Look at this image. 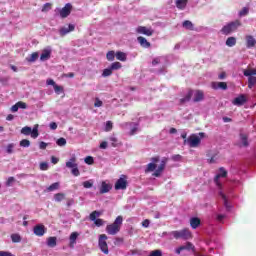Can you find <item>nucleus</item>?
I'll list each match as a JSON object with an SVG mask.
<instances>
[{
  "label": "nucleus",
  "mask_w": 256,
  "mask_h": 256,
  "mask_svg": "<svg viewBox=\"0 0 256 256\" xmlns=\"http://www.w3.org/2000/svg\"><path fill=\"white\" fill-rule=\"evenodd\" d=\"M57 189H59V182H55L53 184H51L48 188L47 191H57Z\"/></svg>",
  "instance_id": "c03bdc74"
},
{
  "label": "nucleus",
  "mask_w": 256,
  "mask_h": 256,
  "mask_svg": "<svg viewBox=\"0 0 256 256\" xmlns=\"http://www.w3.org/2000/svg\"><path fill=\"white\" fill-rule=\"evenodd\" d=\"M187 3H189V0H176V7L183 11L187 7Z\"/></svg>",
  "instance_id": "bb28decb"
},
{
  "label": "nucleus",
  "mask_w": 256,
  "mask_h": 256,
  "mask_svg": "<svg viewBox=\"0 0 256 256\" xmlns=\"http://www.w3.org/2000/svg\"><path fill=\"white\" fill-rule=\"evenodd\" d=\"M116 59L118 61L125 62V61H127V54L125 52H122V51H117L116 52Z\"/></svg>",
  "instance_id": "c756f323"
},
{
  "label": "nucleus",
  "mask_w": 256,
  "mask_h": 256,
  "mask_svg": "<svg viewBox=\"0 0 256 256\" xmlns=\"http://www.w3.org/2000/svg\"><path fill=\"white\" fill-rule=\"evenodd\" d=\"M136 33H138L139 35H146V37H151L153 33H155V31L151 27L147 28L145 26H138L136 28Z\"/></svg>",
  "instance_id": "9d476101"
},
{
  "label": "nucleus",
  "mask_w": 256,
  "mask_h": 256,
  "mask_svg": "<svg viewBox=\"0 0 256 256\" xmlns=\"http://www.w3.org/2000/svg\"><path fill=\"white\" fill-rule=\"evenodd\" d=\"M219 171H220V173L217 174L214 178V183L217 185V187H219V189H221L223 187V184H221L219 179H221V177H223V178L227 177V170L223 167H220Z\"/></svg>",
  "instance_id": "9b49d317"
},
{
  "label": "nucleus",
  "mask_w": 256,
  "mask_h": 256,
  "mask_svg": "<svg viewBox=\"0 0 256 256\" xmlns=\"http://www.w3.org/2000/svg\"><path fill=\"white\" fill-rule=\"evenodd\" d=\"M123 66L121 65L120 62H114L110 65V69H112V71H117L119 69H121Z\"/></svg>",
  "instance_id": "4c0bfd02"
},
{
  "label": "nucleus",
  "mask_w": 256,
  "mask_h": 256,
  "mask_svg": "<svg viewBox=\"0 0 256 256\" xmlns=\"http://www.w3.org/2000/svg\"><path fill=\"white\" fill-rule=\"evenodd\" d=\"M109 141L112 147H119V140L115 136L110 137Z\"/></svg>",
  "instance_id": "ea45409f"
},
{
  "label": "nucleus",
  "mask_w": 256,
  "mask_h": 256,
  "mask_svg": "<svg viewBox=\"0 0 256 256\" xmlns=\"http://www.w3.org/2000/svg\"><path fill=\"white\" fill-rule=\"evenodd\" d=\"M149 256H163V252L161 250H154L150 252Z\"/></svg>",
  "instance_id": "3c124183"
},
{
  "label": "nucleus",
  "mask_w": 256,
  "mask_h": 256,
  "mask_svg": "<svg viewBox=\"0 0 256 256\" xmlns=\"http://www.w3.org/2000/svg\"><path fill=\"white\" fill-rule=\"evenodd\" d=\"M107 236L105 234H101L99 236L98 245L100 247V250L105 255H109V246L107 245Z\"/></svg>",
  "instance_id": "6e6552de"
},
{
  "label": "nucleus",
  "mask_w": 256,
  "mask_h": 256,
  "mask_svg": "<svg viewBox=\"0 0 256 256\" xmlns=\"http://www.w3.org/2000/svg\"><path fill=\"white\" fill-rule=\"evenodd\" d=\"M212 89H222V91H227V83L226 82H212Z\"/></svg>",
  "instance_id": "a211bd4d"
},
{
  "label": "nucleus",
  "mask_w": 256,
  "mask_h": 256,
  "mask_svg": "<svg viewBox=\"0 0 256 256\" xmlns=\"http://www.w3.org/2000/svg\"><path fill=\"white\" fill-rule=\"evenodd\" d=\"M123 225V216H117L112 224L106 226V233L108 235H117L121 231V226Z\"/></svg>",
  "instance_id": "f257e3e1"
},
{
  "label": "nucleus",
  "mask_w": 256,
  "mask_h": 256,
  "mask_svg": "<svg viewBox=\"0 0 256 256\" xmlns=\"http://www.w3.org/2000/svg\"><path fill=\"white\" fill-rule=\"evenodd\" d=\"M15 183V177L11 176L8 178L6 185L7 187H11V185H13Z\"/></svg>",
  "instance_id": "864d4df0"
},
{
  "label": "nucleus",
  "mask_w": 256,
  "mask_h": 256,
  "mask_svg": "<svg viewBox=\"0 0 256 256\" xmlns=\"http://www.w3.org/2000/svg\"><path fill=\"white\" fill-rule=\"evenodd\" d=\"M51 7H52L51 3L44 4L42 7V13H47V11H51Z\"/></svg>",
  "instance_id": "de8ad7c7"
},
{
  "label": "nucleus",
  "mask_w": 256,
  "mask_h": 256,
  "mask_svg": "<svg viewBox=\"0 0 256 256\" xmlns=\"http://www.w3.org/2000/svg\"><path fill=\"white\" fill-rule=\"evenodd\" d=\"M37 59H39V53L33 52L29 58H26V61H28V63H35Z\"/></svg>",
  "instance_id": "473e14b6"
},
{
  "label": "nucleus",
  "mask_w": 256,
  "mask_h": 256,
  "mask_svg": "<svg viewBox=\"0 0 256 256\" xmlns=\"http://www.w3.org/2000/svg\"><path fill=\"white\" fill-rule=\"evenodd\" d=\"M113 129V122L107 121L106 122V131H111Z\"/></svg>",
  "instance_id": "052dcab7"
},
{
  "label": "nucleus",
  "mask_w": 256,
  "mask_h": 256,
  "mask_svg": "<svg viewBox=\"0 0 256 256\" xmlns=\"http://www.w3.org/2000/svg\"><path fill=\"white\" fill-rule=\"evenodd\" d=\"M160 157L156 156V157H152L151 161L152 163H149L145 169V173H151L153 171H155V169H157V164L159 163Z\"/></svg>",
  "instance_id": "4468645a"
},
{
  "label": "nucleus",
  "mask_w": 256,
  "mask_h": 256,
  "mask_svg": "<svg viewBox=\"0 0 256 256\" xmlns=\"http://www.w3.org/2000/svg\"><path fill=\"white\" fill-rule=\"evenodd\" d=\"M0 256H15V255L9 251H0Z\"/></svg>",
  "instance_id": "680f3d73"
},
{
  "label": "nucleus",
  "mask_w": 256,
  "mask_h": 256,
  "mask_svg": "<svg viewBox=\"0 0 256 256\" xmlns=\"http://www.w3.org/2000/svg\"><path fill=\"white\" fill-rule=\"evenodd\" d=\"M239 27H241V21L235 20L223 26L221 33H223V35H231V33L235 32V30L239 29Z\"/></svg>",
  "instance_id": "7ed1b4c3"
},
{
  "label": "nucleus",
  "mask_w": 256,
  "mask_h": 256,
  "mask_svg": "<svg viewBox=\"0 0 256 256\" xmlns=\"http://www.w3.org/2000/svg\"><path fill=\"white\" fill-rule=\"evenodd\" d=\"M49 59H51V51L43 50L42 54L40 55V61H47Z\"/></svg>",
  "instance_id": "c85d7f7f"
},
{
  "label": "nucleus",
  "mask_w": 256,
  "mask_h": 256,
  "mask_svg": "<svg viewBox=\"0 0 256 256\" xmlns=\"http://www.w3.org/2000/svg\"><path fill=\"white\" fill-rule=\"evenodd\" d=\"M71 11H73V5L71 3H67L61 10H60V17L62 19H66L71 15Z\"/></svg>",
  "instance_id": "ddd939ff"
},
{
  "label": "nucleus",
  "mask_w": 256,
  "mask_h": 256,
  "mask_svg": "<svg viewBox=\"0 0 256 256\" xmlns=\"http://www.w3.org/2000/svg\"><path fill=\"white\" fill-rule=\"evenodd\" d=\"M205 99V94L201 90H197L194 94V103H199L200 101H203Z\"/></svg>",
  "instance_id": "412c9836"
},
{
  "label": "nucleus",
  "mask_w": 256,
  "mask_h": 256,
  "mask_svg": "<svg viewBox=\"0 0 256 256\" xmlns=\"http://www.w3.org/2000/svg\"><path fill=\"white\" fill-rule=\"evenodd\" d=\"M77 237H79V233L72 232L70 235V247L73 249L75 247V243H77Z\"/></svg>",
  "instance_id": "a878e982"
},
{
  "label": "nucleus",
  "mask_w": 256,
  "mask_h": 256,
  "mask_svg": "<svg viewBox=\"0 0 256 256\" xmlns=\"http://www.w3.org/2000/svg\"><path fill=\"white\" fill-rule=\"evenodd\" d=\"M83 187H84L85 189H91V187H93V182H91V181H85V182H83Z\"/></svg>",
  "instance_id": "6e6d98bb"
},
{
  "label": "nucleus",
  "mask_w": 256,
  "mask_h": 256,
  "mask_svg": "<svg viewBox=\"0 0 256 256\" xmlns=\"http://www.w3.org/2000/svg\"><path fill=\"white\" fill-rule=\"evenodd\" d=\"M243 75L248 77V88L253 89L256 85V69H245Z\"/></svg>",
  "instance_id": "20e7f679"
},
{
  "label": "nucleus",
  "mask_w": 256,
  "mask_h": 256,
  "mask_svg": "<svg viewBox=\"0 0 256 256\" xmlns=\"http://www.w3.org/2000/svg\"><path fill=\"white\" fill-rule=\"evenodd\" d=\"M150 221L149 219H145L143 222H142V227H145L147 229V227H149L150 225Z\"/></svg>",
  "instance_id": "69168bd1"
},
{
  "label": "nucleus",
  "mask_w": 256,
  "mask_h": 256,
  "mask_svg": "<svg viewBox=\"0 0 256 256\" xmlns=\"http://www.w3.org/2000/svg\"><path fill=\"white\" fill-rule=\"evenodd\" d=\"M247 101V97H245L244 94L239 95L238 97H236L232 103L233 105H236L237 107H241L243 105H245V102Z\"/></svg>",
  "instance_id": "f3484780"
},
{
  "label": "nucleus",
  "mask_w": 256,
  "mask_h": 256,
  "mask_svg": "<svg viewBox=\"0 0 256 256\" xmlns=\"http://www.w3.org/2000/svg\"><path fill=\"white\" fill-rule=\"evenodd\" d=\"M114 188L116 191H125L127 189V176L122 175L115 183Z\"/></svg>",
  "instance_id": "1a4fd4ad"
},
{
  "label": "nucleus",
  "mask_w": 256,
  "mask_h": 256,
  "mask_svg": "<svg viewBox=\"0 0 256 256\" xmlns=\"http://www.w3.org/2000/svg\"><path fill=\"white\" fill-rule=\"evenodd\" d=\"M198 135L191 134L186 140H184V145H189V147L192 148L199 147V145H201V139H204L205 137V132H200Z\"/></svg>",
  "instance_id": "f03ea898"
},
{
  "label": "nucleus",
  "mask_w": 256,
  "mask_h": 256,
  "mask_svg": "<svg viewBox=\"0 0 256 256\" xmlns=\"http://www.w3.org/2000/svg\"><path fill=\"white\" fill-rule=\"evenodd\" d=\"M172 235L174 239H184L185 241L193 237V235L191 234V231L187 228H184L180 231H173Z\"/></svg>",
  "instance_id": "423d86ee"
},
{
  "label": "nucleus",
  "mask_w": 256,
  "mask_h": 256,
  "mask_svg": "<svg viewBox=\"0 0 256 256\" xmlns=\"http://www.w3.org/2000/svg\"><path fill=\"white\" fill-rule=\"evenodd\" d=\"M15 148V144H8L7 148H6V152L11 155V153H13V149Z\"/></svg>",
  "instance_id": "603ef678"
},
{
  "label": "nucleus",
  "mask_w": 256,
  "mask_h": 256,
  "mask_svg": "<svg viewBox=\"0 0 256 256\" xmlns=\"http://www.w3.org/2000/svg\"><path fill=\"white\" fill-rule=\"evenodd\" d=\"M46 85H52V87H55V85H57V84L55 83V80H53V79H48V80L46 81Z\"/></svg>",
  "instance_id": "338daca9"
},
{
  "label": "nucleus",
  "mask_w": 256,
  "mask_h": 256,
  "mask_svg": "<svg viewBox=\"0 0 256 256\" xmlns=\"http://www.w3.org/2000/svg\"><path fill=\"white\" fill-rule=\"evenodd\" d=\"M12 243H21V235L12 234L11 235Z\"/></svg>",
  "instance_id": "a19ab883"
},
{
  "label": "nucleus",
  "mask_w": 256,
  "mask_h": 256,
  "mask_svg": "<svg viewBox=\"0 0 256 256\" xmlns=\"http://www.w3.org/2000/svg\"><path fill=\"white\" fill-rule=\"evenodd\" d=\"M71 31H75V25L73 24H69L68 25V28H61L60 29V35L61 37H65V35H67L68 33H71Z\"/></svg>",
  "instance_id": "aec40b11"
},
{
  "label": "nucleus",
  "mask_w": 256,
  "mask_h": 256,
  "mask_svg": "<svg viewBox=\"0 0 256 256\" xmlns=\"http://www.w3.org/2000/svg\"><path fill=\"white\" fill-rule=\"evenodd\" d=\"M16 104L18 105V109H25L27 107V103L23 101H19Z\"/></svg>",
  "instance_id": "13d9d810"
},
{
  "label": "nucleus",
  "mask_w": 256,
  "mask_h": 256,
  "mask_svg": "<svg viewBox=\"0 0 256 256\" xmlns=\"http://www.w3.org/2000/svg\"><path fill=\"white\" fill-rule=\"evenodd\" d=\"M248 139H249V136H247V134L240 133V141L243 147H249Z\"/></svg>",
  "instance_id": "cd10ccee"
},
{
  "label": "nucleus",
  "mask_w": 256,
  "mask_h": 256,
  "mask_svg": "<svg viewBox=\"0 0 256 256\" xmlns=\"http://www.w3.org/2000/svg\"><path fill=\"white\" fill-rule=\"evenodd\" d=\"M115 57H116V53L113 50L108 51L106 54L107 61H115Z\"/></svg>",
  "instance_id": "c9c22d12"
},
{
  "label": "nucleus",
  "mask_w": 256,
  "mask_h": 256,
  "mask_svg": "<svg viewBox=\"0 0 256 256\" xmlns=\"http://www.w3.org/2000/svg\"><path fill=\"white\" fill-rule=\"evenodd\" d=\"M66 167L72 169L71 173L74 177H79L81 172H79V165L77 164V157L72 156L68 162H66Z\"/></svg>",
  "instance_id": "39448f33"
},
{
  "label": "nucleus",
  "mask_w": 256,
  "mask_h": 256,
  "mask_svg": "<svg viewBox=\"0 0 256 256\" xmlns=\"http://www.w3.org/2000/svg\"><path fill=\"white\" fill-rule=\"evenodd\" d=\"M182 27H184V29H187L188 31H195V25H193V22H191L190 20H185L182 23Z\"/></svg>",
  "instance_id": "5701e85b"
},
{
  "label": "nucleus",
  "mask_w": 256,
  "mask_h": 256,
  "mask_svg": "<svg viewBox=\"0 0 256 256\" xmlns=\"http://www.w3.org/2000/svg\"><path fill=\"white\" fill-rule=\"evenodd\" d=\"M191 97H193V90H189L187 95L180 99V105H185V103H188V101H191Z\"/></svg>",
  "instance_id": "b1692460"
},
{
  "label": "nucleus",
  "mask_w": 256,
  "mask_h": 256,
  "mask_svg": "<svg viewBox=\"0 0 256 256\" xmlns=\"http://www.w3.org/2000/svg\"><path fill=\"white\" fill-rule=\"evenodd\" d=\"M184 251H193L195 253V246L191 242H187L186 245H182Z\"/></svg>",
  "instance_id": "72a5a7b5"
},
{
  "label": "nucleus",
  "mask_w": 256,
  "mask_h": 256,
  "mask_svg": "<svg viewBox=\"0 0 256 256\" xmlns=\"http://www.w3.org/2000/svg\"><path fill=\"white\" fill-rule=\"evenodd\" d=\"M31 146V141L28 139H23L20 141V147H30Z\"/></svg>",
  "instance_id": "a18cd8bd"
},
{
  "label": "nucleus",
  "mask_w": 256,
  "mask_h": 256,
  "mask_svg": "<svg viewBox=\"0 0 256 256\" xmlns=\"http://www.w3.org/2000/svg\"><path fill=\"white\" fill-rule=\"evenodd\" d=\"M220 197H222L224 201V207L229 211L231 209V206H229V201L227 200V196L223 192H219Z\"/></svg>",
  "instance_id": "f704fd0d"
},
{
  "label": "nucleus",
  "mask_w": 256,
  "mask_h": 256,
  "mask_svg": "<svg viewBox=\"0 0 256 256\" xmlns=\"http://www.w3.org/2000/svg\"><path fill=\"white\" fill-rule=\"evenodd\" d=\"M111 189H113V186H111V184L107 183L106 181H102L99 189L100 195H105V193H109Z\"/></svg>",
  "instance_id": "dca6fc26"
},
{
  "label": "nucleus",
  "mask_w": 256,
  "mask_h": 256,
  "mask_svg": "<svg viewBox=\"0 0 256 256\" xmlns=\"http://www.w3.org/2000/svg\"><path fill=\"white\" fill-rule=\"evenodd\" d=\"M22 135H31L32 139L39 137V125H35L33 129L29 126H25L21 129Z\"/></svg>",
  "instance_id": "0eeeda50"
},
{
  "label": "nucleus",
  "mask_w": 256,
  "mask_h": 256,
  "mask_svg": "<svg viewBox=\"0 0 256 256\" xmlns=\"http://www.w3.org/2000/svg\"><path fill=\"white\" fill-rule=\"evenodd\" d=\"M47 145L48 144L46 142L42 141L39 143V149L45 150L47 149Z\"/></svg>",
  "instance_id": "e2e57ef3"
},
{
  "label": "nucleus",
  "mask_w": 256,
  "mask_h": 256,
  "mask_svg": "<svg viewBox=\"0 0 256 256\" xmlns=\"http://www.w3.org/2000/svg\"><path fill=\"white\" fill-rule=\"evenodd\" d=\"M255 45H256V40L253 38V36L247 35L246 36V47H247V49H251V48L255 47Z\"/></svg>",
  "instance_id": "4be33fe9"
},
{
  "label": "nucleus",
  "mask_w": 256,
  "mask_h": 256,
  "mask_svg": "<svg viewBox=\"0 0 256 256\" xmlns=\"http://www.w3.org/2000/svg\"><path fill=\"white\" fill-rule=\"evenodd\" d=\"M101 216V212L95 210L90 214V221H96L97 217Z\"/></svg>",
  "instance_id": "e433bc0d"
},
{
  "label": "nucleus",
  "mask_w": 256,
  "mask_h": 256,
  "mask_svg": "<svg viewBox=\"0 0 256 256\" xmlns=\"http://www.w3.org/2000/svg\"><path fill=\"white\" fill-rule=\"evenodd\" d=\"M47 245L49 247H57V237H48L47 238Z\"/></svg>",
  "instance_id": "2f4dec72"
},
{
  "label": "nucleus",
  "mask_w": 256,
  "mask_h": 256,
  "mask_svg": "<svg viewBox=\"0 0 256 256\" xmlns=\"http://www.w3.org/2000/svg\"><path fill=\"white\" fill-rule=\"evenodd\" d=\"M40 169L41 171H47V169H49V164H47V162H41Z\"/></svg>",
  "instance_id": "5fc2aeb1"
},
{
  "label": "nucleus",
  "mask_w": 256,
  "mask_h": 256,
  "mask_svg": "<svg viewBox=\"0 0 256 256\" xmlns=\"http://www.w3.org/2000/svg\"><path fill=\"white\" fill-rule=\"evenodd\" d=\"M94 107H103V101H101L99 98H95Z\"/></svg>",
  "instance_id": "4d7b16f0"
},
{
  "label": "nucleus",
  "mask_w": 256,
  "mask_h": 256,
  "mask_svg": "<svg viewBox=\"0 0 256 256\" xmlns=\"http://www.w3.org/2000/svg\"><path fill=\"white\" fill-rule=\"evenodd\" d=\"M33 233L36 237H43L47 233V228L43 224H37L33 228Z\"/></svg>",
  "instance_id": "f8f14e48"
},
{
  "label": "nucleus",
  "mask_w": 256,
  "mask_h": 256,
  "mask_svg": "<svg viewBox=\"0 0 256 256\" xmlns=\"http://www.w3.org/2000/svg\"><path fill=\"white\" fill-rule=\"evenodd\" d=\"M103 224H104V221L101 218L94 220V225H96V227H103Z\"/></svg>",
  "instance_id": "8fccbe9b"
},
{
  "label": "nucleus",
  "mask_w": 256,
  "mask_h": 256,
  "mask_svg": "<svg viewBox=\"0 0 256 256\" xmlns=\"http://www.w3.org/2000/svg\"><path fill=\"white\" fill-rule=\"evenodd\" d=\"M56 144L58 145V147H65V145H67V140L61 137L56 141Z\"/></svg>",
  "instance_id": "79ce46f5"
},
{
  "label": "nucleus",
  "mask_w": 256,
  "mask_h": 256,
  "mask_svg": "<svg viewBox=\"0 0 256 256\" xmlns=\"http://www.w3.org/2000/svg\"><path fill=\"white\" fill-rule=\"evenodd\" d=\"M166 165H167V158H163L161 160L160 165L158 166V169H156L155 172L152 174L153 177H161V173L165 171Z\"/></svg>",
  "instance_id": "2eb2a0df"
},
{
  "label": "nucleus",
  "mask_w": 256,
  "mask_h": 256,
  "mask_svg": "<svg viewBox=\"0 0 256 256\" xmlns=\"http://www.w3.org/2000/svg\"><path fill=\"white\" fill-rule=\"evenodd\" d=\"M54 199H55V201L60 203V201H63V199H65V194L57 193V194L54 195Z\"/></svg>",
  "instance_id": "37998d69"
},
{
  "label": "nucleus",
  "mask_w": 256,
  "mask_h": 256,
  "mask_svg": "<svg viewBox=\"0 0 256 256\" xmlns=\"http://www.w3.org/2000/svg\"><path fill=\"white\" fill-rule=\"evenodd\" d=\"M137 41L144 49H149V47H151V42L147 41V39L143 36H139Z\"/></svg>",
  "instance_id": "6ab92c4d"
},
{
  "label": "nucleus",
  "mask_w": 256,
  "mask_h": 256,
  "mask_svg": "<svg viewBox=\"0 0 256 256\" xmlns=\"http://www.w3.org/2000/svg\"><path fill=\"white\" fill-rule=\"evenodd\" d=\"M227 47H235L237 45V38L235 37H228L226 40Z\"/></svg>",
  "instance_id": "7c9ffc66"
},
{
  "label": "nucleus",
  "mask_w": 256,
  "mask_h": 256,
  "mask_svg": "<svg viewBox=\"0 0 256 256\" xmlns=\"http://www.w3.org/2000/svg\"><path fill=\"white\" fill-rule=\"evenodd\" d=\"M85 163L87 165H93V163H95V160L93 159V156H87L85 159H84Z\"/></svg>",
  "instance_id": "09e8293b"
},
{
  "label": "nucleus",
  "mask_w": 256,
  "mask_h": 256,
  "mask_svg": "<svg viewBox=\"0 0 256 256\" xmlns=\"http://www.w3.org/2000/svg\"><path fill=\"white\" fill-rule=\"evenodd\" d=\"M54 91H55V93L59 94L63 91V87L56 84V85H54Z\"/></svg>",
  "instance_id": "bf43d9fd"
},
{
  "label": "nucleus",
  "mask_w": 256,
  "mask_h": 256,
  "mask_svg": "<svg viewBox=\"0 0 256 256\" xmlns=\"http://www.w3.org/2000/svg\"><path fill=\"white\" fill-rule=\"evenodd\" d=\"M190 225H191L192 229H197V227H199V225H201V219H199L197 217L191 218Z\"/></svg>",
  "instance_id": "393cba45"
},
{
  "label": "nucleus",
  "mask_w": 256,
  "mask_h": 256,
  "mask_svg": "<svg viewBox=\"0 0 256 256\" xmlns=\"http://www.w3.org/2000/svg\"><path fill=\"white\" fill-rule=\"evenodd\" d=\"M111 75H113V70L111 67L103 70L102 77H111Z\"/></svg>",
  "instance_id": "58836bf2"
},
{
  "label": "nucleus",
  "mask_w": 256,
  "mask_h": 256,
  "mask_svg": "<svg viewBox=\"0 0 256 256\" xmlns=\"http://www.w3.org/2000/svg\"><path fill=\"white\" fill-rule=\"evenodd\" d=\"M249 15V8L244 7L240 12H239V17H245Z\"/></svg>",
  "instance_id": "49530a36"
},
{
  "label": "nucleus",
  "mask_w": 256,
  "mask_h": 256,
  "mask_svg": "<svg viewBox=\"0 0 256 256\" xmlns=\"http://www.w3.org/2000/svg\"><path fill=\"white\" fill-rule=\"evenodd\" d=\"M208 163H217V155H214L210 159H208Z\"/></svg>",
  "instance_id": "0e129e2a"
},
{
  "label": "nucleus",
  "mask_w": 256,
  "mask_h": 256,
  "mask_svg": "<svg viewBox=\"0 0 256 256\" xmlns=\"http://www.w3.org/2000/svg\"><path fill=\"white\" fill-rule=\"evenodd\" d=\"M100 149H107V141L101 142Z\"/></svg>",
  "instance_id": "774afa93"
}]
</instances>
